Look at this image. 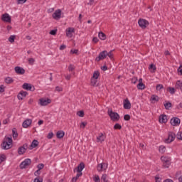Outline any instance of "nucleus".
Wrapping results in <instances>:
<instances>
[{
	"instance_id": "c9c22d12",
	"label": "nucleus",
	"mask_w": 182,
	"mask_h": 182,
	"mask_svg": "<svg viewBox=\"0 0 182 182\" xmlns=\"http://www.w3.org/2000/svg\"><path fill=\"white\" fill-rule=\"evenodd\" d=\"M114 130H122V125H120L119 123H117L114 126Z\"/></svg>"
},
{
	"instance_id": "9d476101",
	"label": "nucleus",
	"mask_w": 182,
	"mask_h": 182,
	"mask_svg": "<svg viewBox=\"0 0 182 182\" xmlns=\"http://www.w3.org/2000/svg\"><path fill=\"white\" fill-rule=\"evenodd\" d=\"M51 102L52 100H50V99L41 98L39 100V105H41V106H48Z\"/></svg>"
},
{
	"instance_id": "37998d69",
	"label": "nucleus",
	"mask_w": 182,
	"mask_h": 182,
	"mask_svg": "<svg viewBox=\"0 0 182 182\" xmlns=\"http://www.w3.org/2000/svg\"><path fill=\"white\" fill-rule=\"evenodd\" d=\"M77 116H79L80 117H83V116H85V112L83 111H78L77 112Z\"/></svg>"
},
{
	"instance_id": "b1692460",
	"label": "nucleus",
	"mask_w": 182,
	"mask_h": 182,
	"mask_svg": "<svg viewBox=\"0 0 182 182\" xmlns=\"http://www.w3.org/2000/svg\"><path fill=\"white\" fill-rule=\"evenodd\" d=\"M176 89H179L180 90H182V81L178 80L176 83Z\"/></svg>"
},
{
	"instance_id": "2f4dec72",
	"label": "nucleus",
	"mask_w": 182,
	"mask_h": 182,
	"mask_svg": "<svg viewBox=\"0 0 182 182\" xmlns=\"http://www.w3.org/2000/svg\"><path fill=\"white\" fill-rule=\"evenodd\" d=\"M149 70L151 72V73H154L156 72V65L151 64L149 65Z\"/></svg>"
},
{
	"instance_id": "ddd939ff",
	"label": "nucleus",
	"mask_w": 182,
	"mask_h": 182,
	"mask_svg": "<svg viewBox=\"0 0 182 182\" xmlns=\"http://www.w3.org/2000/svg\"><path fill=\"white\" fill-rule=\"evenodd\" d=\"M27 149H28V144H23L22 146L18 148V154L20 155L23 154V153L26 151Z\"/></svg>"
},
{
	"instance_id": "39448f33",
	"label": "nucleus",
	"mask_w": 182,
	"mask_h": 182,
	"mask_svg": "<svg viewBox=\"0 0 182 182\" xmlns=\"http://www.w3.org/2000/svg\"><path fill=\"white\" fill-rule=\"evenodd\" d=\"M138 24L141 29H146V28L149 26V21L146 19L139 18L138 21Z\"/></svg>"
},
{
	"instance_id": "c03bdc74",
	"label": "nucleus",
	"mask_w": 182,
	"mask_h": 182,
	"mask_svg": "<svg viewBox=\"0 0 182 182\" xmlns=\"http://www.w3.org/2000/svg\"><path fill=\"white\" fill-rule=\"evenodd\" d=\"M176 137L178 140H182V132H178Z\"/></svg>"
},
{
	"instance_id": "423d86ee",
	"label": "nucleus",
	"mask_w": 182,
	"mask_h": 182,
	"mask_svg": "<svg viewBox=\"0 0 182 182\" xmlns=\"http://www.w3.org/2000/svg\"><path fill=\"white\" fill-rule=\"evenodd\" d=\"M107 58V51L103 50L102 52L100 53L99 56L95 58L97 62H100V60H103V59H106Z\"/></svg>"
},
{
	"instance_id": "c756f323",
	"label": "nucleus",
	"mask_w": 182,
	"mask_h": 182,
	"mask_svg": "<svg viewBox=\"0 0 182 182\" xmlns=\"http://www.w3.org/2000/svg\"><path fill=\"white\" fill-rule=\"evenodd\" d=\"M100 76V73L99 71H95L91 78L97 80Z\"/></svg>"
},
{
	"instance_id": "473e14b6",
	"label": "nucleus",
	"mask_w": 182,
	"mask_h": 182,
	"mask_svg": "<svg viewBox=\"0 0 182 182\" xmlns=\"http://www.w3.org/2000/svg\"><path fill=\"white\" fill-rule=\"evenodd\" d=\"M70 55H79L78 49H71L70 51Z\"/></svg>"
},
{
	"instance_id": "f704fd0d",
	"label": "nucleus",
	"mask_w": 182,
	"mask_h": 182,
	"mask_svg": "<svg viewBox=\"0 0 182 182\" xmlns=\"http://www.w3.org/2000/svg\"><path fill=\"white\" fill-rule=\"evenodd\" d=\"M92 180L95 182H100V177H99V175H94Z\"/></svg>"
},
{
	"instance_id": "f257e3e1",
	"label": "nucleus",
	"mask_w": 182,
	"mask_h": 182,
	"mask_svg": "<svg viewBox=\"0 0 182 182\" xmlns=\"http://www.w3.org/2000/svg\"><path fill=\"white\" fill-rule=\"evenodd\" d=\"M12 147V136L5 137L1 144L3 150H9Z\"/></svg>"
},
{
	"instance_id": "09e8293b",
	"label": "nucleus",
	"mask_w": 182,
	"mask_h": 182,
	"mask_svg": "<svg viewBox=\"0 0 182 182\" xmlns=\"http://www.w3.org/2000/svg\"><path fill=\"white\" fill-rule=\"evenodd\" d=\"M4 92H5V86H4L3 85H1L0 86V93H4Z\"/></svg>"
},
{
	"instance_id": "3c124183",
	"label": "nucleus",
	"mask_w": 182,
	"mask_h": 182,
	"mask_svg": "<svg viewBox=\"0 0 182 182\" xmlns=\"http://www.w3.org/2000/svg\"><path fill=\"white\" fill-rule=\"evenodd\" d=\"M112 52V51L111 50L109 53H107V56H109L110 59H113V53Z\"/></svg>"
},
{
	"instance_id": "603ef678",
	"label": "nucleus",
	"mask_w": 182,
	"mask_h": 182,
	"mask_svg": "<svg viewBox=\"0 0 182 182\" xmlns=\"http://www.w3.org/2000/svg\"><path fill=\"white\" fill-rule=\"evenodd\" d=\"M124 119H125V120H127V121L130 120V115H129V114H125V115L124 116Z\"/></svg>"
},
{
	"instance_id": "e433bc0d",
	"label": "nucleus",
	"mask_w": 182,
	"mask_h": 182,
	"mask_svg": "<svg viewBox=\"0 0 182 182\" xmlns=\"http://www.w3.org/2000/svg\"><path fill=\"white\" fill-rule=\"evenodd\" d=\"M12 133H13V138L16 139V137H18V132H16V129L15 128L12 129Z\"/></svg>"
},
{
	"instance_id": "f3484780",
	"label": "nucleus",
	"mask_w": 182,
	"mask_h": 182,
	"mask_svg": "<svg viewBox=\"0 0 182 182\" xmlns=\"http://www.w3.org/2000/svg\"><path fill=\"white\" fill-rule=\"evenodd\" d=\"M31 124H32V119H27L25 121H23L22 126H23V129H28V127H29V126H31Z\"/></svg>"
},
{
	"instance_id": "6e6552de",
	"label": "nucleus",
	"mask_w": 182,
	"mask_h": 182,
	"mask_svg": "<svg viewBox=\"0 0 182 182\" xmlns=\"http://www.w3.org/2000/svg\"><path fill=\"white\" fill-rule=\"evenodd\" d=\"M176 139V134L173 132H168V138L165 139V143H171Z\"/></svg>"
},
{
	"instance_id": "6ab92c4d",
	"label": "nucleus",
	"mask_w": 182,
	"mask_h": 182,
	"mask_svg": "<svg viewBox=\"0 0 182 182\" xmlns=\"http://www.w3.org/2000/svg\"><path fill=\"white\" fill-rule=\"evenodd\" d=\"M23 89H25L26 90H31V92H33L35 90V88L32 89V85L28 83H24L22 86Z\"/></svg>"
},
{
	"instance_id": "aec40b11",
	"label": "nucleus",
	"mask_w": 182,
	"mask_h": 182,
	"mask_svg": "<svg viewBox=\"0 0 182 182\" xmlns=\"http://www.w3.org/2000/svg\"><path fill=\"white\" fill-rule=\"evenodd\" d=\"M1 19L4 22H11V16L8 14H4L2 15Z\"/></svg>"
},
{
	"instance_id": "5701e85b",
	"label": "nucleus",
	"mask_w": 182,
	"mask_h": 182,
	"mask_svg": "<svg viewBox=\"0 0 182 182\" xmlns=\"http://www.w3.org/2000/svg\"><path fill=\"white\" fill-rule=\"evenodd\" d=\"M151 103H156V102H159V96L154 95H151Z\"/></svg>"
},
{
	"instance_id": "de8ad7c7",
	"label": "nucleus",
	"mask_w": 182,
	"mask_h": 182,
	"mask_svg": "<svg viewBox=\"0 0 182 182\" xmlns=\"http://www.w3.org/2000/svg\"><path fill=\"white\" fill-rule=\"evenodd\" d=\"M43 167H45V165H43V164H39L37 166V168H38V170H42V168H43Z\"/></svg>"
},
{
	"instance_id": "4468645a",
	"label": "nucleus",
	"mask_w": 182,
	"mask_h": 182,
	"mask_svg": "<svg viewBox=\"0 0 182 182\" xmlns=\"http://www.w3.org/2000/svg\"><path fill=\"white\" fill-rule=\"evenodd\" d=\"M61 15H62V11H60V9H58L53 14V18L58 21V19H60Z\"/></svg>"
},
{
	"instance_id": "79ce46f5",
	"label": "nucleus",
	"mask_w": 182,
	"mask_h": 182,
	"mask_svg": "<svg viewBox=\"0 0 182 182\" xmlns=\"http://www.w3.org/2000/svg\"><path fill=\"white\" fill-rule=\"evenodd\" d=\"M101 180H102V182L109 181V180H107V175L103 174L101 177Z\"/></svg>"
},
{
	"instance_id": "1a4fd4ad",
	"label": "nucleus",
	"mask_w": 182,
	"mask_h": 182,
	"mask_svg": "<svg viewBox=\"0 0 182 182\" xmlns=\"http://www.w3.org/2000/svg\"><path fill=\"white\" fill-rule=\"evenodd\" d=\"M97 170L99 171V173H102V171H106V170H107V164H99L97 166Z\"/></svg>"
},
{
	"instance_id": "f8f14e48",
	"label": "nucleus",
	"mask_w": 182,
	"mask_h": 182,
	"mask_svg": "<svg viewBox=\"0 0 182 182\" xmlns=\"http://www.w3.org/2000/svg\"><path fill=\"white\" fill-rule=\"evenodd\" d=\"M106 140V134L103 133H100L98 134V137H97V143H103V141Z\"/></svg>"
},
{
	"instance_id": "cd10ccee",
	"label": "nucleus",
	"mask_w": 182,
	"mask_h": 182,
	"mask_svg": "<svg viewBox=\"0 0 182 182\" xmlns=\"http://www.w3.org/2000/svg\"><path fill=\"white\" fill-rule=\"evenodd\" d=\"M98 37L100 38V39H101L102 41H105L106 40V34H105L103 32H100L98 33Z\"/></svg>"
},
{
	"instance_id": "864d4df0",
	"label": "nucleus",
	"mask_w": 182,
	"mask_h": 182,
	"mask_svg": "<svg viewBox=\"0 0 182 182\" xmlns=\"http://www.w3.org/2000/svg\"><path fill=\"white\" fill-rule=\"evenodd\" d=\"M163 89V85H156V90H161Z\"/></svg>"
},
{
	"instance_id": "20e7f679",
	"label": "nucleus",
	"mask_w": 182,
	"mask_h": 182,
	"mask_svg": "<svg viewBox=\"0 0 182 182\" xmlns=\"http://www.w3.org/2000/svg\"><path fill=\"white\" fill-rule=\"evenodd\" d=\"M32 163V161L30 159H25L23 162L20 164V168L21 170H23V168H26L27 167H29Z\"/></svg>"
},
{
	"instance_id": "e2e57ef3",
	"label": "nucleus",
	"mask_w": 182,
	"mask_h": 182,
	"mask_svg": "<svg viewBox=\"0 0 182 182\" xmlns=\"http://www.w3.org/2000/svg\"><path fill=\"white\" fill-rule=\"evenodd\" d=\"M64 49H66V45L60 46V50H64Z\"/></svg>"
},
{
	"instance_id": "a878e982",
	"label": "nucleus",
	"mask_w": 182,
	"mask_h": 182,
	"mask_svg": "<svg viewBox=\"0 0 182 182\" xmlns=\"http://www.w3.org/2000/svg\"><path fill=\"white\" fill-rule=\"evenodd\" d=\"M4 82L7 83V85H10V83L14 82V79H12L11 77H7L4 79Z\"/></svg>"
},
{
	"instance_id": "72a5a7b5",
	"label": "nucleus",
	"mask_w": 182,
	"mask_h": 182,
	"mask_svg": "<svg viewBox=\"0 0 182 182\" xmlns=\"http://www.w3.org/2000/svg\"><path fill=\"white\" fill-rule=\"evenodd\" d=\"M164 106L166 110H170V107H171V103L170 102H166L164 104Z\"/></svg>"
},
{
	"instance_id": "c85d7f7f",
	"label": "nucleus",
	"mask_w": 182,
	"mask_h": 182,
	"mask_svg": "<svg viewBox=\"0 0 182 182\" xmlns=\"http://www.w3.org/2000/svg\"><path fill=\"white\" fill-rule=\"evenodd\" d=\"M58 139H62L65 136V132L63 131H58L56 134Z\"/></svg>"
},
{
	"instance_id": "7c9ffc66",
	"label": "nucleus",
	"mask_w": 182,
	"mask_h": 182,
	"mask_svg": "<svg viewBox=\"0 0 182 182\" xmlns=\"http://www.w3.org/2000/svg\"><path fill=\"white\" fill-rule=\"evenodd\" d=\"M137 88L139 90H144V89H146V85L142 82V83H139L137 85Z\"/></svg>"
},
{
	"instance_id": "bb28decb",
	"label": "nucleus",
	"mask_w": 182,
	"mask_h": 182,
	"mask_svg": "<svg viewBox=\"0 0 182 182\" xmlns=\"http://www.w3.org/2000/svg\"><path fill=\"white\" fill-rule=\"evenodd\" d=\"M38 144L39 142L38 141V140L34 139L31 143V147H32V149H35V147H38Z\"/></svg>"
},
{
	"instance_id": "4be33fe9",
	"label": "nucleus",
	"mask_w": 182,
	"mask_h": 182,
	"mask_svg": "<svg viewBox=\"0 0 182 182\" xmlns=\"http://www.w3.org/2000/svg\"><path fill=\"white\" fill-rule=\"evenodd\" d=\"M159 122L160 123H167V115L159 116Z\"/></svg>"
},
{
	"instance_id": "052dcab7",
	"label": "nucleus",
	"mask_w": 182,
	"mask_h": 182,
	"mask_svg": "<svg viewBox=\"0 0 182 182\" xmlns=\"http://www.w3.org/2000/svg\"><path fill=\"white\" fill-rule=\"evenodd\" d=\"M28 0H18V4H25Z\"/></svg>"
},
{
	"instance_id": "680f3d73",
	"label": "nucleus",
	"mask_w": 182,
	"mask_h": 182,
	"mask_svg": "<svg viewBox=\"0 0 182 182\" xmlns=\"http://www.w3.org/2000/svg\"><path fill=\"white\" fill-rule=\"evenodd\" d=\"M8 122H9V118L3 120V124H8Z\"/></svg>"
},
{
	"instance_id": "7ed1b4c3",
	"label": "nucleus",
	"mask_w": 182,
	"mask_h": 182,
	"mask_svg": "<svg viewBox=\"0 0 182 182\" xmlns=\"http://www.w3.org/2000/svg\"><path fill=\"white\" fill-rule=\"evenodd\" d=\"M107 114L112 122H119V120H120V115H119L117 112H114L113 110L109 109Z\"/></svg>"
},
{
	"instance_id": "4c0bfd02",
	"label": "nucleus",
	"mask_w": 182,
	"mask_h": 182,
	"mask_svg": "<svg viewBox=\"0 0 182 182\" xmlns=\"http://www.w3.org/2000/svg\"><path fill=\"white\" fill-rule=\"evenodd\" d=\"M168 90L171 95H174V93H176V89H174V87H169Z\"/></svg>"
},
{
	"instance_id": "13d9d810",
	"label": "nucleus",
	"mask_w": 182,
	"mask_h": 182,
	"mask_svg": "<svg viewBox=\"0 0 182 182\" xmlns=\"http://www.w3.org/2000/svg\"><path fill=\"white\" fill-rule=\"evenodd\" d=\"M80 127L81 129H85V127H86V123L82 122V123L80 124Z\"/></svg>"
},
{
	"instance_id": "2eb2a0df",
	"label": "nucleus",
	"mask_w": 182,
	"mask_h": 182,
	"mask_svg": "<svg viewBox=\"0 0 182 182\" xmlns=\"http://www.w3.org/2000/svg\"><path fill=\"white\" fill-rule=\"evenodd\" d=\"M14 70L17 75H25V69L22 67H15Z\"/></svg>"
},
{
	"instance_id": "49530a36",
	"label": "nucleus",
	"mask_w": 182,
	"mask_h": 182,
	"mask_svg": "<svg viewBox=\"0 0 182 182\" xmlns=\"http://www.w3.org/2000/svg\"><path fill=\"white\" fill-rule=\"evenodd\" d=\"M58 33V29L52 30L50 31V35L55 36Z\"/></svg>"
},
{
	"instance_id": "393cba45",
	"label": "nucleus",
	"mask_w": 182,
	"mask_h": 182,
	"mask_svg": "<svg viewBox=\"0 0 182 182\" xmlns=\"http://www.w3.org/2000/svg\"><path fill=\"white\" fill-rule=\"evenodd\" d=\"M69 71L72 73L71 74H70V76H75V67H74V65H70Z\"/></svg>"
},
{
	"instance_id": "774afa93",
	"label": "nucleus",
	"mask_w": 182,
	"mask_h": 182,
	"mask_svg": "<svg viewBox=\"0 0 182 182\" xmlns=\"http://www.w3.org/2000/svg\"><path fill=\"white\" fill-rule=\"evenodd\" d=\"M95 4V0H90V2L87 3V5H93Z\"/></svg>"
},
{
	"instance_id": "4d7b16f0",
	"label": "nucleus",
	"mask_w": 182,
	"mask_h": 182,
	"mask_svg": "<svg viewBox=\"0 0 182 182\" xmlns=\"http://www.w3.org/2000/svg\"><path fill=\"white\" fill-rule=\"evenodd\" d=\"M92 41L94 42V43H97V42H99V38H97V37H94L92 38Z\"/></svg>"
},
{
	"instance_id": "bf43d9fd",
	"label": "nucleus",
	"mask_w": 182,
	"mask_h": 182,
	"mask_svg": "<svg viewBox=\"0 0 182 182\" xmlns=\"http://www.w3.org/2000/svg\"><path fill=\"white\" fill-rule=\"evenodd\" d=\"M4 160H5L4 155L0 156V164H1V163H2L4 161Z\"/></svg>"
},
{
	"instance_id": "a18cd8bd",
	"label": "nucleus",
	"mask_w": 182,
	"mask_h": 182,
	"mask_svg": "<svg viewBox=\"0 0 182 182\" xmlns=\"http://www.w3.org/2000/svg\"><path fill=\"white\" fill-rule=\"evenodd\" d=\"M29 65H33L35 63V58H28Z\"/></svg>"
},
{
	"instance_id": "69168bd1",
	"label": "nucleus",
	"mask_w": 182,
	"mask_h": 182,
	"mask_svg": "<svg viewBox=\"0 0 182 182\" xmlns=\"http://www.w3.org/2000/svg\"><path fill=\"white\" fill-rule=\"evenodd\" d=\"M132 83H134V85H136V83H137V77H134L132 79Z\"/></svg>"
},
{
	"instance_id": "0eeeda50",
	"label": "nucleus",
	"mask_w": 182,
	"mask_h": 182,
	"mask_svg": "<svg viewBox=\"0 0 182 182\" xmlns=\"http://www.w3.org/2000/svg\"><path fill=\"white\" fill-rule=\"evenodd\" d=\"M161 160L163 162V167H164V168H168V167H170L171 162L168 158L166 156H161Z\"/></svg>"
},
{
	"instance_id": "58836bf2",
	"label": "nucleus",
	"mask_w": 182,
	"mask_h": 182,
	"mask_svg": "<svg viewBox=\"0 0 182 182\" xmlns=\"http://www.w3.org/2000/svg\"><path fill=\"white\" fill-rule=\"evenodd\" d=\"M96 83H97V79L91 78V85L92 86H96Z\"/></svg>"
},
{
	"instance_id": "dca6fc26",
	"label": "nucleus",
	"mask_w": 182,
	"mask_h": 182,
	"mask_svg": "<svg viewBox=\"0 0 182 182\" xmlns=\"http://www.w3.org/2000/svg\"><path fill=\"white\" fill-rule=\"evenodd\" d=\"M124 109H132V103H130V101L129 100V99H125L124 100Z\"/></svg>"
},
{
	"instance_id": "f03ea898",
	"label": "nucleus",
	"mask_w": 182,
	"mask_h": 182,
	"mask_svg": "<svg viewBox=\"0 0 182 182\" xmlns=\"http://www.w3.org/2000/svg\"><path fill=\"white\" fill-rule=\"evenodd\" d=\"M83 168H85V164L80 163L77 168V173L75 177L72 178L71 180L72 182H76L77 181V179L79 178V177H82V176L83 175V173H82V171H83Z\"/></svg>"
},
{
	"instance_id": "9b49d317",
	"label": "nucleus",
	"mask_w": 182,
	"mask_h": 182,
	"mask_svg": "<svg viewBox=\"0 0 182 182\" xmlns=\"http://www.w3.org/2000/svg\"><path fill=\"white\" fill-rule=\"evenodd\" d=\"M181 120L178 117H173L171 119V124L172 126H180Z\"/></svg>"
},
{
	"instance_id": "5fc2aeb1",
	"label": "nucleus",
	"mask_w": 182,
	"mask_h": 182,
	"mask_svg": "<svg viewBox=\"0 0 182 182\" xmlns=\"http://www.w3.org/2000/svg\"><path fill=\"white\" fill-rule=\"evenodd\" d=\"M43 180L42 178H36L34 179V181L33 182H43Z\"/></svg>"
},
{
	"instance_id": "ea45409f",
	"label": "nucleus",
	"mask_w": 182,
	"mask_h": 182,
	"mask_svg": "<svg viewBox=\"0 0 182 182\" xmlns=\"http://www.w3.org/2000/svg\"><path fill=\"white\" fill-rule=\"evenodd\" d=\"M159 152L160 153H165L166 152V146H159Z\"/></svg>"
},
{
	"instance_id": "338daca9",
	"label": "nucleus",
	"mask_w": 182,
	"mask_h": 182,
	"mask_svg": "<svg viewBox=\"0 0 182 182\" xmlns=\"http://www.w3.org/2000/svg\"><path fill=\"white\" fill-rule=\"evenodd\" d=\"M178 72H179V73H181V75H182V65H181V66L178 68Z\"/></svg>"
},
{
	"instance_id": "a211bd4d",
	"label": "nucleus",
	"mask_w": 182,
	"mask_h": 182,
	"mask_svg": "<svg viewBox=\"0 0 182 182\" xmlns=\"http://www.w3.org/2000/svg\"><path fill=\"white\" fill-rule=\"evenodd\" d=\"M76 36V29L73 27L69 28V38H75Z\"/></svg>"
},
{
	"instance_id": "412c9836",
	"label": "nucleus",
	"mask_w": 182,
	"mask_h": 182,
	"mask_svg": "<svg viewBox=\"0 0 182 182\" xmlns=\"http://www.w3.org/2000/svg\"><path fill=\"white\" fill-rule=\"evenodd\" d=\"M26 95H28V92L25 91H21L18 95V100H23V97H26Z\"/></svg>"
},
{
	"instance_id": "8fccbe9b",
	"label": "nucleus",
	"mask_w": 182,
	"mask_h": 182,
	"mask_svg": "<svg viewBox=\"0 0 182 182\" xmlns=\"http://www.w3.org/2000/svg\"><path fill=\"white\" fill-rule=\"evenodd\" d=\"M41 174V170L38 169L35 173L34 175L36 176V177H38Z\"/></svg>"
},
{
	"instance_id": "0e129e2a",
	"label": "nucleus",
	"mask_w": 182,
	"mask_h": 182,
	"mask_svg": "<svg viewBox=\"0 0 182 182\" xmlns=\"http://www.w3.org/2000/svg\"><path fill=\"white\" fill-rule=\"evenodd\" d=\"M62 87H59V86H57L55 87V90H57V92H62Z\"/></svg>"
},
{
	"instance_id": "a19ab883",
	"label": "nucleus",
	"mask_w": 182,
	"mask_h": 182,
	"mask_svg": "<svg viewBox=\"0 0 182 182\" xmlns=\"http://www.w3.org/2000/svg\"><path fill=\"white\" fill-rule=\"evenodd\" d=\"M15 38H16L15 36H11L9 38V41L11 43H14L15 42Z\"/></svg>"
},
{
	"instance_id": "6e6d98bb",
	"label": "nucleus",
	"mask_w": 182,
	"mask_h": 182,
	"mask_svg": "<svg viewBox=\"0 0 182 182\" xmlns=\"http://www.w3.org/2000/svg\"><path fill=\"white\" fill-rule=\"evenodd\" d=\"M47 137L48 139H52L53 137V132L48 133Z\"/></svg>"
}]
</instances>
